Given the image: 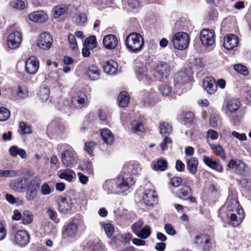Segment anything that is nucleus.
<instances>
[{"label":"nucleus","mask_w":251,"mask_h":251,"mask_svg":"<svg viewBox=\"0 0 251 251\" xmlns=\"http://www.w3.org/2000/svg\"><path fill=\"white\" fill-rule=\"evenodd\" d=\"M61 159L63 165L66 167H71L76 163L75 152L71 148L63 151Z\"/></svg>","instance_id":"nucleus-6"},{"label":"nucleus","mask_w":251,"mask_h":251,"mask_svg":"<svg viewBox=\"0 0 251 251\" xmlns=\"http://www.w3.org/2000/svg\"><path fill=\"white\" fill-rule=\"evenodd\" d=\"M186 167L190 174L194 175L198 171L199 160L197 157H191L186 160Z\"/></svg>","instance_id":"nucleus-23"},{"label":"nucleus","mask_w":251,"mask_h":251,"mask_svg":"<svg viewBox=\"0 0 251 251\" xmlns=\"http://www.w3.org/2000/svg\"><path fill=\"white\" fill-rule=\"evenodd\" d=\"M211 149L216 154L219 156H220L222 160L226 161V156L225 154L224 150L223 148L220 145H210Z\"/></svg>","instance_id":"nucleus-40"},{"label":"nucleus","mask_w":251,"mask_h":251,"mask_svg":"<svg viewBox=\"0 0 251 251\" xmlns=\"http://www.w3.org/2000/svg\"><path fill=\"white\" fill-rule=\"evenodd\" d=\"M14 242L19 246L24 247L29 242V235L25 230H19L14 235Z\"/></svg>","instance_id":"nucleus-15"},{"label":"nucleus","mask_w":251,"mask_h":251,"mask_svg":"<svg viewBox=\"0 0 251 251\" xmlns=\"http://www.w3.org/2000/svg\"><path fill=\"white\" fill-rule=\"evenodd\" d=\"M227 167L233 170L236 174L240 175H244L247 170L245 163L238 159H231L227 165Z\"/></svg>","instance_id":"nucleus-9"},{"label":"nucleus","mask_w":251,"mask_h":251,"mask_svg":"<svg viewBox=\"0 0 251 251\" xmlns=\"http://www.w3.org/2000/svg\"><path fill=\"white\" fill-rule=\"evenodd\" d=\"M191 76L188 75L185 71H180L177 73L174 78L175 85H183L189 82Z\"/></svg>","instance_id":"nucleus-24"},{"label":"nucleus","mask_w":251,"mask_h":251,"mask_svg":"<svg viewBox=\"0 0 251 251\" xmlns=\"http://www.w3.org/2000/svg\"><path fill=\"white\" fill-rule=\"evenodd\" d=\"M226 217L233 226H238L244 218V211L235 197L229 196L226 202Z\"/></svg>","instance_id":"nucleus-1"},{"label":"nucleus","mask_w":251,"mask_h":251,"mask_svg":"<svg viewBox=\"0 0 251 251\" xmlns=\"http://www.w3.org/2000/svg\"><path fill=\"white\" fill-rule=\"evenodd\" d=\"M53 39L51 35L47 32L41 33L37 40V45L43 50H49L52 45Z\"/></svg>","instance_id":"nucleus-7"},{"label":"nucleus","mask_w":251,"mask_h":251,"mask_svg":"<svg viewBox=\"0 0 251 251\" xmlns=\"http://www.w3.org/2000/svg\"><path fill=\"white\" fill-rule=\"evenodd\" d=\"M183 124L187 125L192 123L194 119V114L192 112H187L183 114Z\"/></svg>","instance_id":"nucleus-54"},{"label":"nucleus","mask_w":251,"mask_h":251,"mask_svg":"<svg viewBox=\"0 0 251 251\" xmlns=\"http://www.w3.org/2000/svg\"><path fill=\"white\" fill-rule=\"evenodd\" d=\"M103 44L105 48L109 50L115 49L118 45V39L113 34H108L104 36Z\"/></svg>","instance_id":"nucleus-22"},{"label":"nucleus","mask_w":251,"mask_h":251,"mask_svg":"<svg viewBox=\"0 0 251 251\" xmlns=\"http://www.w3.org/2000/svg\"><path fill=\"white\" fill-rule=\"evenodd\" d=\"M52 10L54 18H58L67 12L68 7L66 5L62 4L54 6Z\"/></svg>","instance_id":"nucleus-34"},{"label":"nucleus","mask_w":251,"mask_h":251,"mask_svg":"<svg viewBox=\"0 0 251 251\" xmlns=\"http://www.w3.org/2000/svg\"><path fill=\"white\" fill-rule=\"evenodd\" d=\"M97 45L96 38L95 36H91L86 38L83 44L84 47H88L89 49H92L96 48Z\"/></svg>","instance_id":"nucleus-43"},{"label":"nucleus","mask_w":251,"mask_h":251,"mask_svg":"<svg viewBox=\"0 0 251 251\" xmlns=\"http://www.w3.org/2000/svg\"><path fill=\"white\" fill-rule=\"evenodd\" d=\"M143 96V101L145 105L149 106L153 102V99L154 98V94L151 92H144Z\"/></svg>","instance_id":"nucleus-45"},{"label":"nucleus","mask_w":251,"mask_h":251,"mask_svg":"<svg viewBox=\"0 0 251 251\" xmlns=\"http://www.w3.org/2000/svg\"><path fill=\"white\" fill-rule=\"evenodd\" d=\"M151 234V229L149 226H145L139 231V234L136 235L141 239H146L149 237Z\"/></svg>","instance_id":"nucleus-44"},{"label":"nucleus","mask_w":251,"mask_h":251,"mask_svg":"<svg viewBox=\"0 0 251 251\" xmlns=\"http://www.w3.org/2000/svg\"><path fill=\"white\" fill-rule=\"evenodd\" d=\"M96 144L94 142H87L85 144L84 150L90 155H92Z\"/></svg>","instance_id":"nucleus-63"},{"label":"nucleus","mask_w":251,"mask_h":251,"mask_svg":"<svg viewBox=\"0 0 251 251\" xmlns=\"http://www.w3.org/2000/svg\"><path fill=\"white\" fill-rule=\"evenodd\" d=\"M57 175L61 179H65L69 182H72L75 176V173L72 170H60Z\"/></svg>","instance_id":"nucleus-27"},{"label":"nucleus","mask_w":251,"mask_h":251,"mask_svg":"<svg viewBox=\"0 0 251 251\" xmlns=\"http://www.w3.org/2000/svg\"><path fill=\"white\" fill-rule=\"evenodd\" d=\"M47 214L50 218L55 223L59 222V219L57 218V214L56 212L51 208H48L47 211Z\"/></svg>","instance_id":"nucleus-57"},{"label":"nucleus","mask_w":251,"mask_h":251,"mask_svg":"<svg viewBox=\"0 0 251 251\" xmlns=\"http://www.w3.org/2000/svg\"><path fill=\"white\" fill-rule=\"evenodd\" d=\"M131 125L132 129L135 131L142 132L144 130L142 124L139 121H133L131 122Z\"/></svg>","instance_id":"nucleus-61"},{"label":"nucleus","mask_w":251,"mask_h":251,"mask_svg":"<svg viewBox=\"0 0 251 251\" xmlns=\"http://www.w3.org/2000/svg\"><path fill=\"white\" fill-rule=\"evenodd\" d=\"M240 105V101L238 99H231L227 101L226 108L230 112L233 113L239 109Z\"/></svg>","instance_id":"nucleus-33"},{"label":"nucleus","mask_w":251,"mask_h":251,"mask_svg":"<svg viewBox=\"0 0 251 251\" xmlns=\"http://www.w3.org/2000/svg\"><path fill=\"white\" fill-rule=\"evenodd\" d=\"M52 192L50 187L47 182L44 183L41 187V193L42 195L47 196Z\"/></svg>","instance_id":"nucleus-56"},{"label":"nucleus","mask_w":251,"mask_h":251,"mask_svg":"<svg viewBox=\"0 0 251 251\" xmlns=\"http://www.w3.org/2000/svg\"><path fill=\"white\" fill-rule=\"evenodd\" d=\"M77 231V226L70 223L63 226L62 230V236L63 239H71L74 238Z\"/></svg>","instance_id":"nucleus-12"},{"label":"nucleus","mask_w":251,"mask_h":251,"mask_svg":"<svg viewBox=\"0 0 251 251\" xmlns=\"http://www.w3.org/2000/svg\"><path fill=\"white\" fill-rule=\"evenodd\" d=\"M129 100V96L128 93L125 91L121 92L118 97V101L119 106L126 107L128 106Z\"/></svg>","instance_id":"nucleus-32"},{"label":"nucleus","mask_w":251,"mask_h":251,"mask_svg":"<svg viewBox=\"0 0 251 251\" xmlns=\"http://www.w3.org/2000/svg\"><path fill=\"white\" fill-rule=\"evenodd\" d=\"M191 189L187 186H183L181 189H180L177 192V196L179 198L183 200H187V197L191 195Z\"/></svg>","instance_id":"nucleus-36"},{"label":"nucleus","mask_w":251,"mask_h":251,"mask_svg":"<svg viewBox=\"0 0 251 251\" xmlns=\"http://www.w3.org/2000/svg\"><path fill=\"white\" fill-rule=\"evenodd\" d=\"M30 181L26 177H20L12 180L10 183V187L16 192H22L25 187H27Z\"/></svg>","instance_id":"nucleus-10"},{"label":"nucleus","mask_w":251,"mask_h":251,"mask_svg":"<svg viewBox=\"0 0 251 251\" xmlns=\"http://www.w3.org/2000/svg\"><path fill=\"white\" fill-rule=\"evenodd\" d=\"M22 41V36L20 32L15 31L9 34L7 37V43L11 49L18 48Z\"/></svg>","instance_id":"nucleus-11"},{"label":"nucleus","mask_w":251,"mask_h":251,"mask_svg":"<svg viewBox=\"0 0 251 251\" xmlns=\"http://www.w3.org/2000/svg\"><path fill=\"white\" fill-rule=\"evenodd\" d=\"M170 72V66L166 62H160L157 65L155 69V73L159 77L166 78L169 75Z\"/></svg>","instance_id":"nucleus-21"},{"label":"nucleus","mask_w":251,"mask_h":251,"mask_svg":"<svg viewBox=\"0 0 251 251\" xmlns=\"http://www.w3.org/2000/svg\"><path fill=\"white\" fill-rule=\"evenodd\" d=\"M87 75L89 77L93 80H97L100 78V71L98 67L95 65H91L87 69Z\"/></svg>","instance_id":"nucleus-35"},{"label":"nucleus","mask_w":251,"mask_h":251,"mask_svg":"<svg viewBox=\"0 0 251 251\" xmlns=\"http://www.w3.org/2000/svg\"><path fill=\"white\" fill-rule=\"evenodd\" d=\"M203 161L206 166L211 169L219 173L223 172V167L220 162L214 160L212 156H203Z\"/></svg>","instance_id":"nucleus-16"},{"label":"nucleus","mask_w":251,"mask_h":251,"mask_svg":"<svg viewBox=\"0 0 251 251\" xmlns=\"http://www.w3.org/2000/svg\"><path fill=\"white\" fill-rule=\"evenodd\" d=\"M40 185L41 179L37 176H35L30 180L25 193V199L28 201H32L36 198Z\"/></svg>","instance_id":"nucleus-4"},{"label":"nucleus","mask_w":251,"mask_h":251,"mask_svg":"<svg viewBox=\"0 0 251 251\" xmlns=\"http://www.w3.org/2000/svg\"><path fill=\"white\" fill-rule=\"evenodd\" d=\"M203 87L207 93L214 94L217 90V85L215 79L211 76L205 77L203 80Z\"/></svg>","instance_id":"nucleus-18"},{"label":"nucleus","mask_w":251,"mask_h":251,"mask_svg":"<svg viewBox=\"0 0 251 251\" xmlns=\"http://www.w3.org/2000/svg\"><path fill=\"white\" fill-rule=\"evenodd\" d=\"M73 208V202L70 199L61 197L58 203V210L61 213H69Z\"/></svg>","instance_id":"nucleus-17"},{"label":"nucleus","mask_w":251,"mask_h":251,"mask_svg":"<svg viewBox=\"0 0 251 251\" xmlns=\"http://www.w3.org/2000/svg\"><path fill=\"white\" fill-rule=\"evenodd\" d=\"M22 219L24 224H28L32 221V216L29 211H25L23 215Z\"/></svg>","instance_id":"nucleus-53"},{"label":"nucleus","mask_w":251,"mask_h":251,"mask_svg":"<svg viewBox=\"0 0 251 251\" xmlns=\"http://www.w3.org/2000/svg\"><path fill=\"white\" fill-rule=\"evenodd\" d=\"M143 224L144 223L143 221H138L132 226V231L136 235L139 234V231L142 228Z\"/></svg>","instance_id":"nucleus-62"},{"label":"nucleus","mask_w":251,"mask_h":251,"mask_svg":"<svg viewBox=\"0 0 251 251\" xmlns=\"http://www.w3.org/2000/svg\"><path fill=\"white\" fill-rule=\"evenodd\" d=\"M118 64L117 62L110 60L105 63L103 69L104 72L109 75L114 74L117 70Z\"/></svg>","instance_id":"nucleus-30"},{"label":"nucleus","mask_w":251,"mask_h":251,"mask_svg":"<svg viewBox=\"0 0 251 251\" xmlns=\"http://www.w3.org/2000/svg\"><path fill=\"white\" fill-rule=\"evenodd\" d=\"M103 227L107 236L111 237L114 231L113 226L110 224H105L103 225Z\"/></svg>","instance_id":"nucleus-58"},{"label":"nucleus","mask_w":251,"mask_h":251,"mask_svg":"<svg viewBox=\"0 0 251 251\" xmlns=\"http://www.w3.org/2000/svg\"><path fill=\"white\" fill-rule=\"evenodd\" d=\"M73 105L76 108H81L86 105V96L83 92L77 93L72 99Z\"/></svg>","instance_id":"nucleus-20"},{"label":"nucleus","mask_w":251,"mask_h":251,"mask_svg":"<svg viewBox=\"0 0 251 251\" xmlns=\"http://www.w3.org/2000/svg\"><path fill=\"white\" fill-rule=\"evenodd\" d=\"M209 243L208 236L206 234H201L196 236L195 237V243L198 246H203Z\"/></svg>","instance_id":"nucleus-38"},{"label":"nucleus","mask_w":251,"mask_h":251,"mask_svg":"<svg viewBox=\"0 0 251 251\" xmlns=\"http://www.w3.org/2000/svg\"><path fill=\"white\" fill-rule=\"evenodd\" d=\"M70 105V101L65 98H59L56 103V106L60 110H65L68 109Z\"/></svg>","instance_id":"nucleus-37"},{"label":"nucleus","mask_w":251,"mask_h":251,"mask_svg":"<svg viewBox=\"0 0 251 251\" xmlns=\"http://www.w3.org/2000/svg\"><path fill=\"white\" fill-rule=\"evenodd\" d=\"M167 168V162L164 159H158L154 164L153 169L155 170L164 171Z\"/></svg>","instance_id":"nucleus-39"},{"label":"nucleus","mask_w":251,"mask_h":251,"mask_svg":"<svg viewBox=\"0 0 251 251\" xmlns=\"http://www.w3.org/2000/svg\"><path fill=\"white\" fill-rule=\"evenodd\" d=\"M159 90L162 96H168L171 93V88L167 85L163 84L159 86Z\"/></svg>","instance_id":"nucleus-55"},{"label":"nucleus","mask_w":251,"mask_h":251,"mask_svg":"<svg viewBox=\"0 0 251 251\" xmlns=\"http://www.w3.org/2000/svg\"><path fill=\"white\" fill-rule=\"evenodd\" d=\"M160 133L163 134H169L172 131V126L167 123H162L159 126Z\"/></svg>","instance_id":"nucleus-47"},{"label":"nucleus","mask_w":251,"mask_h":251,"mask_svg":"<svg viewBox=\"0 0 251 251\" xmlns=\"http://www.w3.org/2000/svg\"><path fill=\"white\" fill-rule=\"evenodd\" d=\"M126 45L130 52L137 53L142 49L144 45V40L139 33L132 32L127 36Z\"/></svg>","instance_id":"nucleus-2"},{"label":"nucleus","mask_w":251,"mask_h":251,"mask_svg":"<svg viewBox=\"0 0 251 251\" xmlns=\"http://www.w3.org/2000/svg\"><path fill=\"white\" fill-rule=\"evenodd\" d=\"M9 152L10 154L13 157H15L19 155L22 159H25L27 157L26 151L23 149L20 148L17 146H13L11 147L9 149Z\"/></svg>","instance_id":"nucleus-29"},{"label":"nucleus","mask_w":251,"mask_h":251,"mask_svg":"<svg viewBox=\"0 0 251 251\" xmlns=\"http://www.w3.org/2000/svg\"><path fill=\"white\" fill-rule=\"evenodd\" d=\"M135 183L131 174L123 171L117 177L116 187L119 192H124L128 190Z\"/></svg>","instance_id":"nucleus-3"},{"label":"nucleus","mask_w":251,"mask_h":251,"mask_svg":"<svg viewBox=\"0 0 251 251\" xmlns=\"http://www.w3.org/2000/svg\"><path fill=\"white\" fill-rule=\"evenodd\" d=\"M10 112L5 107H0V121H5L10 117Z\"/></svg>","instance_id":"nucleus-50"},{"label":"nucleus","mask_w":251,"mask_h":251,"mask_svg":"<svg viewBox=\"0 0 251 251\" xmlns=\"http://www.w3.org/2000/svg\"><path fill=\"white\" fill-rule=\"evenodd\" d=\"M39 63L37 58L32 56L29 57L26 61L25 70L29 74H36L39 69Z\"/></svg>","instance_id":"nucleus-13"},{"label":"nucleus","mask_w":251,"mask_h":251,"mask_svg":"<svg viewBox=\"0 0 251 251\" xmlns=\"http://www.w3.org/2000/svg\"><path fill=\"white\" fill-rule=\"evenodd\" d=\"M141 170V168L137 162L126 164L124 166L123 169L124 172H126V173L131 174V176L133 175L138 173Z\"/></svg>","instance_id":"nucleus-26"},{"label":"nucleus","mask_w":251,"mask_h":251,"mask_svg":"<svg viewBox=\"0 0 251 251\" xmlns=\"http://www.w3.org/2000/svg\"><path fill=\"white\" fill-rule=\"evenodd\" d=\"M172 42L176 49L183 50L188 47L189 44V37L186 33L179 32L173 36Z\"/></svg>","instance_id":"nucleus-5"},{"label":"nucleus","mask_w":251,"mask_h":251,"mask_svg":"<svg viewBox=\"0 0 251 251\" xmlns=\"http://www.w3.org/2000/svg\"><path fill=\"white\" fill-rule=\"evenodd\" d=\"M68 40L70 44V48L72 50L77 49V45L75 35L72 34H69L68 37Z\"/></svg>","instance_id":"nucleus-60"},{"label":"nucleus","mask_w":251,"mask_h":251,"mask_svg":"<svg viewBox=\"0 0 251 251\" xmlns=\"http://www.w3.org/2000/svg\"><path fill=\"white\" fill-rule=\"evenodd\" d=\"M81 170L85 171L89 174H93V168L91 162L89 161H84L80 166Z\"/></svg>","instance_id":"nucleus-46"},{"label":"nucleus","mask_w":251,"mask_h":251,"mask_svg":"<svg viewBox=\"0 0 251 251\" xmlns=\"http://www.w3.org/2000/svg\"><path fill=\"white\" fill-rule=\"evenodd\" d=\"M28 18L33 22L44 23L47 20V15L43 11H35L29 14Z\"/></svg>","instance_id":"nucleus-25"},{"label":"nucleus","mask_w":251,"mask_h":251,"mask_svg":"<svg viewBox=\"0 0 251 251\" xmlns=\"http://www.w3.org/2000/svg\"><path fill=\"white\" fill-rule=\"evenodd\" d=\"M234 69L235 71L240 74L244 75H247L249 74V71L247 69V68L241 64H235L234 65Z\"/></svg>","instance_id":"nucleus-48"},{"label":"nucleus","mask_w":251,"mask_h":251,"mask_svg":"<svg viewBox=\"0 0 251 251\" xmlns=\"http://www.w3.org/2000/svg\"><path fill=\"white\" fill-rule=\"evenodd\" d=\"M156 191L152 188H146L143 196V201L148 206H153L157 203L158 198Z\"/></svg>","instance_id":"nucleus-8"},{"label":"nucleus","mask_w":251,"mask_h":251,"mask_svg":"<svg viewBox=\"0 0 251 251\" xmlns=\"http://www.w3.org/2000/svg\"><path fill=\"white\" fill-rule=\"evenodd\" d=\"M50 125L56 127L60 132H63L66 129V126L64 123L59 120H55L51 122Z\"/></svg>","instance_id":"nucleus-52"},{"label":"nucleus","mask_w":251,"mask_h":251,"mask_svg":"<svg viewBox=\"0 0 251 251\" xmlns=\"http://www.w3.org/2000/svg\"><path fill=\"white\" fill-rule=\"evenodd\" d=\"M238 38L234 34H229L225 37L224 47L227 50H230L236 47L238 44Z\"/></svg>","instance_id":"nucleus-19"},{"label":"nucleus","mask_w":251,"mask_h":251,"mask_svg":"<svg viewBox=\"0 0 251 251\" xmlns=\"http://www.w3.org/2000/svg\"><path fill=\"white\" fill-rule=\"evenodd\" d=\"M136 65L135 67V71L138 78L141 80L146 76L147 72L146 67L140 63L136 62Z\"/></svg>","instance_id":"nucleus-31"},{"label":"nucleus","mask_w":251,"mask_h":251,"mask_svg":"<svg viewBox=\"0 0 251 251\" xmlns=\"http://www.w3.org/2000/svg\"><path fill=\"white\" fill-rule=\"evenodd\" d=\"M200 39L203 45L210 46L215 41L214 33L209 29H204L201 32Z\"/></svg>","instance_id":"nucleus-14"},{"label":"nucleus","mask_w":251,"mask_h":251,"mask_svg":"<svg viewBox=\"0 0 251 251\" xmlns=\"http://www.w3.org/2000/svg\"><path fill=\"white\" fill-rule=\"evenodd\" d=\"M38 95L40 100L42 101H46L49 99L50 96V89L47 87H40Z\"/></svg>","instance_id":"nucleus-41"},{"label":"nucleus","mask_w":251,"mask_h":251,"mask_svg":"<svg viewBox=\"0 0 251 251\" xmlns=\"http://www.w3.org/2000/svg\"><path fill=\"white\" fill-rule=\"evenodd\" d=\"M17 94L19 98L25 99L28 95V91L26 86H22L18 87Z\"/></svg>","instance_id":"nucleus-49"},{"label":"nucleus","mask_w":251,"mask_h":251,"mask_svg":"<svg viewBox=\"0 0 251 251\" xmlns=\"http://www.w3.org/2000/svg\"><path fill=\"white\" fill-rule=\"evenodd\" d=\"M10 5L14 8L22 10L25 7V2L21 0H13L10 2Z\"/></svg>","instance_id":"nucleus-51"},{"label":"nucleus","mask_w":251,"mask_h":251,"mask_svg":"<svg viewBox=\"0 0 251 251\" xmlns=\"http://www.w3.org/2000/svg\"><path fill=\"white\" fill-rule=\"evenodd\" d=\"M76 23L79 26H83L87 22V18L86 14L83 12H79L76 14Z\"/></svg>","instance_id":"nucleus-42"},{"label":"nucleus","mask_w":251,"mask_h":251,"mask_svg":"<svg viewBox=\"0 0 251 251\" xmlns=\"http://www.w3.org/2000/svg\"><path fill=\"white\" fill-rule=\"evenodd\" d=\"M164 229L166 232L170 235L173 236L176 234V230L173 226L170 224H167L164 226Z\"/></svg>","instance_id":"nucleus-64"},{"label":"nucleus","mask_w":251,"mask_h":251,"mask_svg":"<svg viewBox=\"0 0 251 251\" xmlns=\"http://www.w3.org/2000/svg\"><path fill=\"white\" fill-rule=\"evenodd\" d=\"M19 128L20 129L21 133L23 134H30L31 133L30 127L25 123H20Z\"/></svg>","instance_id":"nucleus-59"},{"label":"nucleus","mask_w":251,"mask_h":251,"mask_svg":"<svg viewBox=\"0 0 251 251\" xmlns=\"http://www.w3.org/2000/svg\"><path fill=\"white\" fill-rule=\"evenodd\" d=\"M100 135L103 142L107 145H112L114 142V136L111 131L107 128L101 130Z\"/></svg>","instance_id":"nucleus-28"}]
</instances>
